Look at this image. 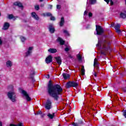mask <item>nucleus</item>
I'll return each mask as SVG.
<instances>
[{
	"label": "nucleus",
	"instance_id": "nucleus-1",
	"mask_svg": "<svg viewBox=\"0 0 126 126\" xmlns=\"http://www.w3.org/2000/svg\"><path fill=\"white\" fill-rule=\"evenodd\" d=\"M47 86V91L50 96L53 98L55 101H59V96L63 93V88L59 84L54 85L51 80L49 81Z\"/></svg>",
	"mask_w": 126,
	"mask_h": 126
},
{
	"label": "nucleus",
	"instance_id": "nucleus-2",
	"mask_svg": "<svg viewBox=\"0 0 126 126\" xmlns=\"http://www.w3.org/2000/svg\"><path fill=\"white\" fill-rule=\"evenodd\" d=\"M110 45H111V41L104 39L102 40V42H101L100 40H98V43L96 45V47H99V48H102L103 50H105L106 52L111 50L110 48Z\"/></svg>",
	"mask_w": 126,
	"mask_h": 126
},
{
	"label": "nucleus",
	"instance_id": "nucleus-3",
	"mask_svg": "<svg viewBox=\"0 0 126 126\" xmlns=\"http://www.w3.org/2000/svg\"><path fill=\"white\" fill-rule=\"evenodd\" d=\"M7 96L13 103L16 102V94L14 92H8L7 93Z\"/></svg>",
	"mask_w": 126,
	"mask_h": 126
},
{
	"label": "nucleus",
	"instance_id": "nucleus-4",
	"mask_svg": "<svg viewBox=\"0 0 126 126\" xmlns=\"http://www.w3.org/2000/svg\"><path fill=\"white\" fill-rule=\"evenodd\" d=\"M78 86V82H75L74 81H69L66 84V88L68 89L70 87H77Z\"/></svg>",
	"mask_w": 126,
	"mask_h": 126
},
{
	"label": "nucleus",
	"instance_id": "nucleus-5",
	"mask_svg": "<svg viewBox=\"0 0 126 126\" xmlns=\"http://www.w3.org/2000/svg\"><path fill=\"white\" fill-rule=\"evenodd\" d=\"M95 27L96 35H98V36H101V35L104 33V29L102 28V27L101 26L96 25Z\"/></svg>",
	"mask_w": 126,
	"mask_h": 126
},
{
	"label": "nucleus",
	"instance_id": "nucleus-6",
	"mask_svg": "<svg viewBox=\"0 0 126 126\" xmlns=\"http://www.w3.org/2000/svg\"><path fill=\"white\" fill-rule=\"evenodd\" d=\"M45 107L47 109V110H50V109H52V101H51V100H50V99H48L46 100Z\"/></svg>",
	"mask_w": 126,
	"mask_h": 126
},
{
	"label": "nucleus",
	"instance_id": "nucleus-7",
	"mask_svg": "<svg viewBox=\"0 0 126 126\" xmlns=\"http://www.w3.org/2000/svg\"><path fill=\"white\" fill-rule=\"evenodd\" d=\"M22 94L24 95V96H25L26 99L28 102H30L31 101L32 99L30 96H29V94L27 93V92L25 90H22Z\"/></svg>",
	"mask_w": 126,
	"mask_h": 126
},
{
	"label": "nucleus",
	"instance_id": "nucleus-8",
	"mask_svg": "<svg viewBox=\"0 0 126 126\" xmlns=\"http://www.w3.org/2000/svg\"><path fill=\"white\" fill-rule=\"evenodd\" d=\"M48 30L51 34H54L56 31V29H55V27H54V25H53L52 24H50L49 25Z\"/></svg>",
	"mask_w": 126,
	"mask_h": 126
},
{
	"label": "nucleus",
	"instance_id": "nucleus-9",
	"mask_svg": "<svg viewBox=\"0 0 126 126\" xmlns=\"http://www.w3.org/2000/svg\"><path fill=\"white\" fill-rule=\"evenodd\" d=\"M53 62V57L52 55H49L45 59L46 63H51Z\"/></svg>",
	"mask_w": 126,
	"mask_h": 126
},
{
	"label": "nucleus",
	"instance_id": "nucleus-10",
	"mask_svg": "<svg viewBox=\"0 0 126 126\" xmlns=\"http://www.w3.org/2000/svg\"><path fill=\"white\" fill-rule=\"evenodd\" d=\"M54 59L56 61L57 63L59 64V65H61V64H62V58L60 56L54 57Z\"/></svg>",
	"mask_w": 126,
	"mask_h": 126
},
{
	"label": "nucleus",
	"instance_id": "nucleus-11",
	"mask_svg": "<svg viewBox=\"0 0 126 126\" xmlns=\"http://www.w3.org/2000/svg\"><path fill=\"white\" fill-rule=\"evenodd\" d=\"M57 41L60 43V44L61 45V46H63V45H64V43H65V41H64V40H63V38L60 37H58L57 39Z\"/></svg>",
	"mask_w": 126,
	"mask_h": 126
},
{
	"label": "nucleus",
	"instance_id": "nucleus-12",
	"mask_svg": "<svg viewBox=\"0 0 126 126\" xmlns=\"http://www.w3.org/2000/svg\"><path fill=\"white\" fill-rule=\"evenodd\" d=\"M32 17V18H34L35 20H39V16H38V15L36 14V12H32L31 13Z\"/></svg>",
	"mask_w": 126,
	"mask_h": 126
},
{
	"label": "nucleus",
	"instance_id": "nucleus-13",
	"mask_svg": "<svg viewBox=\"0 0 126 126\" xmlns=\"http://www.w3.org/2000/svg\"><path fill=\"white\" fill-rule=\"evenodd\" d=\"M33 50V47H30L29 48L28 51L26 53V57H28L32 54V50Z\"/></svg>",
	"mask_w": 126,
	"mask_h": 126
},
{
	"label": "nucleus",
	"instance_id": "nucleus-14",
	"mask_svg": "<svg viewBox=\"0 0 126 126\" xmlns=\"http://www.w3.org/2000/svg\"><path fill=\"white\" fill-rule=\"evenodd\" d=\"M94 66L96 67L97 69L99 68V63H98V59L95 58L94 62Z\"/></svg>",
	"mask_w": 126,
	"mask_h": 126
},
{
	"label": "nucleus",
	"instance_id": "nucleus-15",
	"mask_svg": "<svg viewBox=\"0 0 126 126\" xmlns=\"http://www.w3.org/2000/svg\"><path fill=\"white\" fill-rule=\"evenodd\" d=\"M59 25L60 27H63L64 25V17H62L60 22L59 23Z\"/></svg>",
	"mask_w": 126,
	"mask_h": 126
},
{
	"label": "nucleus",
	"instance_id": "nucleus-16",
	"mask_svg": "<svg viewBox=\"0 0 126 126\" xmlns=\"http://www.w3.org/2000/svg\"><path fill=\"white\" fill-rule=\"evenodd\" d=\"M48 52L49 53H50V54H55V53H57L58 52V50L57 49L55 48H50L48 50Z\"/></svg>",
	"mask_w": 126,
	"mask_h": 126
},
{
	"label": "nucleus",
	"instance_id": "nucleus-17",
	"mask_svg": "<svg viewBox=\"0 0 126 126\" xmlns=\"http://www.w3.org/2000/svg\"><path fill=\"white\" fill-rule=\"evenodd\" d=\"M63 78H64V79L65 80L68 79V78H70V75L66 73H63Z\"/></svg>",
	"mask_w": 126,
	"mask_h": 126
},
{
	"label": "nucleus",
	"instance_id": "nucleus-18",
	"mask_svg": "<svg viewBox=\"0 0 126 126\" xmlns=\"http://www.w3.org/2000/svg\"><path fill=\"white\" fill-rule=\"evenodd\" d=\"M14 5H16V6H18L19 7H21L22 8H23V5L22 3H21L20 2L16 1L13 3Z\"/></svg>",
	"mask_w": 126,
	"mask_h": 126
},
{
	"label": "nucleus",
	"instance_id": "nucleus-19",
	"mask_svg": "<svg viewBox=\"0 0 126 126\" xmlns=\"http://www.w3.org/2000/svg\"><path fill=\"white\" fill-rule=\"evenodd\" d=\"M9 23L6 22L4 23V25H3V30H7V29H8V28H9Z\"/></svg>",
	"mask_w": 126,
	"mask_h": 126
},
{
	"label": "nucleus",
	"instance_id": "nucleus-20",
	"mask_svg": "<svg viewBox=\"0 0 126 126\" xmlns=\"http://www.w3.org/2000/svg\"><path fill=\"white\" fill-rule=\"evenodd\" d=\"M47 117H48L49 119H50V120H53L55 117V113H52V114H51V113H48Z\"/></svg>",
	"mask_w": 126,
	"mask_h": 126
},
{
	"label": "nucleus",
	"instance_id": "nucleus-21",
	"mask_svg": "<svg viewBox=\"0 0 126 126\" xmlns=\"http://www.w3.org/2000/svg\"><path fill=\"white\" fill-rule=\"evenodd\" d=\"M6 65L7 67H11V66H12V63H11V61H8L6 63Z\"/></svg>",
	"mask_w": 126,
	"mask_h": 126
},
{
	"label": "nucleus",
	"instance_id": "nucleus-22",
	"mask_svg": "<svg viewBox=\"0 0 126 126\" xmlns=\"http://www.w3.org/2000/svg\"><path fill=\"white\" fill-rule=\"evenodd\" d=\"M81 72L82 75L84 76L85 75V69L84 68V66H82V68L81 69Z\"/></svg>",
	"mask_w": 126,
	"mask_h": 126
},
{
	"label": "nucleus",
	"instance_id": "nucleus-23",
	"mask_svg": "<svg viewBox=\"0 0 126 126\" xmlns=\"http://www.w3.org/2000/svg\"><path fill=\"white\" fill-rule=\"evenodd\" d=\"M120 18H123V19H125V18H126V14L123 12L120 13Z\"/></svg>",
	"mask_w": 126,
	"mask_h": 126
},
{
	"label": "nucleus",
	"instance_id": "nucleus-24",
	"mask_svg": "<svg viewBox=\"0 0 126 126\" xmlns=\"http://www.w3.org/2000/svg\"><path fill=\"white\" fill-rule=\"evenodd\" d=\"M77 59L79 61V62H82V56H81V55L80 54H78L77 55Z\"/></svg>",
	"mask_w": 126,
	"mask_h": 126
},
{
	"label": "nucleus",
	"instance_id": "nucleus-25",
	"mask_svg": "<svg viewBox=\"0 0 126 126\" xmlns=\"http://www.w3.org/2000/svg\"><path fill=\"white\" fill-rule=\"evenodd\" d=\"M104 1H106L107 4H108L109 2H110V5H114V1H113V0H104Z\"/></svg>",
	"mask_w": 126,
	"mask_h": 126
},
{
	"label": "nucleus",
	"instance_id": "nucleus-26",
	"mask_svg": "<svg viewBox=\"0 0 126 126\" xmlns=\"http://www.w3.org/2000/svg\"><path fill=\"white\" fill-rule=\"evenodd\" d=\"M9 126H24L22 123H19L18 125L14 124H10Z\"/></svg>",
	"mask_w": 126,
	"mask_h": 126
},
{
	"label": "nucleus",
	"instance_id": "nucleus-27",
	"mask_svg": "<svg viewBox=\"0 0 126 126\" xmlns=\"http://www.w3.org/2000/svg\"><path fill=\"white\" fill-rule=\"evenodd\" d=\"M13 88H14V87L12 85H10L8 86V90H10L11 91H13Z\"/></svg>",
	"mask_w": 126,
	"mask_h": 126
},
{
	"label": "nucleus",
	"instance_id": "nucleus-28",
	"mask_svg": "<svg viewBox=\"0 0 126 126\" xmlns=\"http://www.w3.org/2000/svg\"><path fill=\"white\" fill-rule=\"evenodd\" d=\"M89 2L90 4H95L97 2V0H90Z\"/></svg>",
	"mask_w": 126,
	"mask_h": 126
},
{
	"label": "nucleus",
	"instance_id": "nucleus-29",
	"mask_svg": "<svg viewBox=\"0 0 126 126\" xmlns=\"http://www.w3.org/2000/svg\"><path fill=\"white\" fill-rule=\"evenodd\" d=\"M63 33L66 35V36H70V34H69V32H68V31L64 30L63 31Z\"/></svg>",
	"mask_w": 126,
	"mask_h": 126
},
{
	"label": "nucleus",
	"instance_id": "nucleus-30",
	"mask_svg": "<svg viewBox=\"0 0 126 126\" xmlns=\"http://www.w3.org/2000/svg\"><path fill=\"white\" fill-rule=\"evenodd\" d=\"M120 28H121V25H120L119 24H117V25L115 26V30L120 29Z\"/></svg>",
	"mask_w": 126,
	"mask_h": 126
},
{
	"label": "nucleus",
	"instance_id": "nucleus-31",
	"mask_svg": "<svg viewBox=\"0 0 126 126\" xmlns=\"http://www.w3.org/2000/svg\"><path fill=\"white\" fill-rule=\"evenodd\" d=\"M20 39L22 41V42H25V41H26V38H25V37L24 36H21L20 37Z\"/></svg>",
	"mask_w": 126,
	"mask_h": 126
},
{
	"label": "nucleus",
	"instance_id": "nucleus-32",
	"mask_svg": "<svg viewBox=\"0 0 126 126\" xmlns=\"http://www.w3.org/2000/svg\"><path fill=\"white\" fill-rule=\"evenodd\" d=\"M79 126H81L83 124V122L81 120H78V122L77 123Z\"/></svg>",
	"mask_w": 126,
	"mask_h": 126
},
{
	"label": "nucleus",
	"instance_id": "nucleus-33",
	"mask_svg": "<svg viewBox=\"0 0 126 126\" xmlns=\"http://www.w3.org/2000/svg\"><path fill=\"white\" fill-rule=\"evenodd\" d=\"M14 18V16H13V14H9V15H8V18H9V19H12Z\"/></svg>",
	"mask_w": 126,
	"mask_h": 126
},
{
	"label": "nucleus",
	"instance_id": "nucleus-34",
	"mask_svg": "<svg viewBox=\"0 0 126 126\" xmlns=\"http://www.w3.org/2000/svg\"><path fill=\"white\" fill-rule=\"evenodd\" d=\"M50 20H51L52 21H55V20H56V18H55V17L53 16V15H52L50 17Z\"/></svg>",
	"mask_w": 126,
	"mask_h": 126
},
{
	"label": "nucleus",
	"instance_id": "nucleus-35",
	"mask_svg": "<svg viewBox=\"0 0 126 126\" xmlns=\"http://www.w3.org/2000/svg\"><path fill=\"white\" fill-rule=\"evenodd\" d=\"M117 33H118V34H121V33H122V31L119 29L117 30H116Z\"/></svg>",
	"mask_w": 126,
	"mask_h": 126
},
{
	"label": "nucleus",
	"instance_id": "nucleus-36",
	"mask_svg": "<svg viewBox=\"0 0 126 126\" xmlns=\"http://www.w3.org/2000/svg\"><path fill=\"white\" fill-rule=\"evenodd\" d=\"M34 8L36 10H39L40 9V7L38 6V5H36L35 7Z\"/></svg>",
	"mask_w": 126,
	"mask_h": 126
},
{
	"label": "nucleus",
	"instance_id": "nucleus-37",
	"mask_svg": "<svg viewBox=\"0 0 126 126\" xmlns=\"http://www.w3.org/2000/svg\"><path fill=\"white\" fill-rule=\"evenodd\" d=\"M123 112L124 117L126 119V110H124Z\"/></svg>",
	"mask_w": 126,
	"mask_h": 126
},
{
	"label": "nucleus",
	"instance_id": "nucleus-38",
	"mask_svg": "<svg viewBox=\"0 0 126 126\" xmlns=\"http://www.w3.org/2000/svg\"><path fill=\"white\" fill-rule=\"evenodd\" d=\"M30 78H31V79H32V81H35V80H34V75L31 74V75H30Z\"/></svg>",
	"mask_w": 126,
	"mask_h": 126
},
{
	"label": "nucleus",
	"instance_id": "nucleus-39",
	"mask_svg": "<svg viewBox=\"0 0 126 126\" xmlns=\"http://www.w3.org/2000/svg\"><path fill=\"white\" fill-rule=\"evenodd\" d=\"M62 8V6L61 5H57V9H61Z\"/></svg>",
	"mask_w": 126,
	"mask_h": 126
},
{
	"label": "nucleus",
	"instance_id": "nucleus-40",
	"mask_svg": "<svg viewBox=\"0 0 126 126\" xmlns=\"http://www.w3.org/2000/svg\"><path fill=\"white\" fill-rule=\"evenodd\" d=\"M46 16H52V15H53L52 13L50 12L46 13Z\"/></svg>",
	"mask_w": 126,
	"mask_h": 126
},
{
	"label": "nucleus",
	"instance_id": "nucleus-41",
	"mask_svg": "<svg viewBox=\"0 0 126 126\" xmlns=\"http://www.w3.org/2000/svg\"><path fill=\"white\" fill-rule=\"evenodd\" d=\"M100 54L101 55H103V56H107V54H106V52L104 51H101Z\"/></svg>",
	"mask_w": 126,
	"mask_h": 126
},
{
	"label": "nucleus",
	"instance_id": "nucleus-42",
	"mask_svg": "<svg viewBox=\"0 0 126 126\" xmlns=\"http://www.w3.org/2000/svg\"><path fill=\"white\" fill-rule=\"evenodd\" d=\"M93 16V14L90 12L89 13V17H92Z\"/></svg>",
	"mask_w": 126,
	"mask_h": 126
},
{
	"label": "nucleus",
	"instance_id": "nucleus-43",
	"mask_svg": "<svg viewBox=\"0 0 126 126\" xmlns=\"http://www.w3.org/2000/svg\"><path fill=\"white\" fill-rule=\"evenodd\" d=\"M36 115H42V111L41 110L38 111Z\"/></svg>",
	"mask_w": 126,
	"mask_h": 126
},
{
	"label": "nucleus",
	"instance_id": "nucleus-44",
	"mask_svg": "<svg viewBox=\"0 0 126 126\" xmlns=\"http://www.w3.org/2000/svg\"><path fill=\"white\" fill-rule=\"evenodd\" d=\"M73 126H79V125L78 124V123H73Z\"/></svg>",
	"mask_w": 126,
	"mask_h": 126
},
{
	"label": "nucleus",
	"instance_id": "nucleus-45",
	"mask_svg": "<svg viewBox=\"0 0 126 126\" xmlns=\"http://www.w3.org/2000/svg\"><path fill=\"white\" fill-rule=\"evenodd\" d=\"M64 51L65 52H68V51H69V48H68V47H66L65 49H64Z\"/></svg>",
	"mask_w": 126,
	"mask_h": 126
},
{
	"label": "nucleus",
	"instance_id": "nucleus-46",
	"mask_svg": "<svg viewBox=\"0 0 126 126\" xmlns=\"http://www.w3.org/2000/svg\"><path fill=\"white\" fill-rule=\"evenodd\" d=\"M2 45V40H1V37H0V46H1Z\"/></svg>",
	"mask_w": 126,
	"mask_h": 126
},
{
	"label": "nucleus",
	"instance_id": "nucleus-47",
	"mask_svg": "<svg viewBox=\"0 0 126 126\" xmlns=\"http://www.w3.org/2000/svg\"><path fill=\"white\" fill-rule=\"evenodd\" d=\"M122 90L123 92H126V87L123 88Z\"/></svg>",
	"mask_w": 126,
	"mask_h": 126
},
{
	"label": "nucleus",
	"instance_id": "nucleus-48",
	"mask_svg": "<svg viewBox=\"0 0 126 126\" xmlns=\"http://www.w3.org/2000/svg\"><path fill=\"white\" fill-rule=\"evenodd\" d=\"M87 13H88V12L87 11H85L84 13V15H87Z\"/></svg>",
	"mask_w": 126,
	"mask_h": 126
},
{
	"label": "nucleus",
	"instance_id": "nucleus-49",
	"mask_svg": "<svg viewBox=\"0 0 126 126\" xmlns=\"http://www.w3.org/2000/svg\"><path fill=\"white\" fill-rule=\"evenodd\" d=\"M93 74L95 77H97V73L96 72H94Z\"/></svg>",
	"mask_w": 126,
	"mask_h": 126
},
{
	"label": "nucleus",
	"instance_id": "nucleus-50",
	"mask_svg": "<svg viewBox=\"0 0 126 126\" xmlns=\"http://www.w3.org/2000/svg\"><path fill=\"white\" fill-rule=\"evenodd\" d=\"M68 58H69L70 59H73V57L71 55H68Z\"/></svg>",
	"mask_w": 126,
	"mask_h": 126
},
{
	"label": "nucleus",
	"instance_id": "nucleus-51",
	"mask_svg": "<svg viewBox=\"0 0 126 126\" xmlns=\"http://www.w3.org/2000/svg\"><path fill=\"white\" fill-rule=\"evenodd\" d=\"M45 114H42L41 115V118H44V117H45Z\"/></svg>",
	"mask_w": 126,
	"mask_h": 126
},
{
	"label": "nucleus",
	"instance_id": "nucleus-52",
	"mask_svg": "<svg viewBox=\"0 0 126 126\" xmlns=\"http://www.w3.org/2000/svg\"><path fill=\"white\" fill-rule=\"evenodd\" d=\"M31 74H32V75H35V74H36V73H35V71H33L32 73Z\"/></svg>",
	"mask_w": 126,
	"mask_h": 126
},
{
	"label": "nucleus",
	"instance_id": "nucleus-53",
	"mask_svg": "<svg viewBox=\"0 0 126 126\" xmlns=\"http://www.w3.org/2000/svg\"><path fill=\"white\" fill-rule=\"evenodd\" d=\"M46 78H50V75L47 74L46 76Z\"/></svg>",
	"mask_w": 126,
	"mask_h": 126
},
{
	"label": "nucleus",
	"instance_id": "nucleus-54",
	"mask_svg": "<svg viewBox=\"0 0 126 126\" xmlns=\"http://www.w3.org/2000/svg\"><path fill=\"white\" fill-rule=\"evenodd\" d=\"M44 5H45L44 4H41L40 5V6H41V7H43V6H44Z\"/></svg>",
	"mask_w": 126,
	"mask_h": 126
},
{
	"label": "nucleus",
	"instance_id": "nucleus-55",
	"mask_svg": "<svg viewBox=\"0 0 126 126\" xmlns=\"http://www.w3.org/2000/svg\"><path fill=\"white\" fill-rule=\"evenodd\" d=\"M0 126H2V122H0Z\"/></svg>",
	"mask_w": 126,
	"mask_h": 126
},
{
	"label": "nucleus",
	"instance_id": "nucleus-56",
	"mask_svg": "<svg viewBox=\"0 0 126 126\" xmlns=\"http://www.w3.org/2000/svg\"><path fill=\"white\" fill-rule=\"evenodd\" d=\"M23 21H24L25 23H26V22H27V21H26V20H24Z\"/></svg>",
	"mask_w": 126,
	"mask_h": 126
},
{
	"label": "nucleus",
	"instance_id": "nucleus-57",
	"mask_svg": "<svg viewBox=\"0 0 126 126\" xmlns=\"http://www.w3.org/2000/svg\"><path fill=\"white\" fill-rule=\"evenodd\" d=\"M50 8H52V7H53V6L51 5H50Z\"/></svg>",
	"mask_w": 126,
	"mask_h": 126
},
{
	"label": "nucleus",
	"instance_id": "nucleus-58",
	"mask_svg": "<svg viewBox=\"0 0 126 126\" xmlns=\"http://www.w3.org/2000/svg\"><path fill=\"white\" fill-rule=\"evenodd\" d=\"M44 0H39V1H40V2H42V1H43Z\"/></svg>",
	"mask_w": 126,
	"mask_h": 126
},
{
	"label": "nucleus",
	"instance_id": "nucleus-59",
	"mask_svg": "<svg viewBox=\"0 0 126 126\" xmlns=\"http://www.w3.org/2000/svg\"><path fill=\"white\" fill-rule=\"evenodd\" d=\"M98 71H99V68H98V69H97V72H98Z\"/></svg>",
	"mask_w": 126,
	"mask_h": 126
},
{
	"label": "nucleus",
	"instance_id": "nucleus-60",
	"mask_svg": "<svg viewBox=\"0 0 126 126\" xmlns=\"http://www.w3.org/2000/svg\"><path fill=\"white\" fill-rule=\"evenodd\" d=\"M115 23L112 24V25L113 26L114 25Z\"/></svg>",
	"mask_w": 126,
	"mask_h": 126
},
{
	"label": "nucleus",
	"instance_id": "nucleus-61",
	"mask_svg": "<svg viewBox=\"0 0 126 126\" xmlns=\"http://www.w3.org/2000/svg\"><path fill=\"white\" fill-rule=\"evenodd\" d=\"M1 15V13L0 12V16Z\"/></svg>",
	"mask_w": 126,
	"mask_h": 126
},
{
	"label": "nucleus",
	"instance_id": "nucleus-62",
	"mask_svg": "<svg viewBox=\"0 0 126 126\" xmlns=\"http://www.w3.org/2000/svg\"><path fill=\"white\" fill-rule=\"evenodd\" d=\"M69 111L70 112V111H71L70 109H69Z\"/></svg>",
	"mask_w": 126,
	"mask_h": 126
},
{
	"label": "nucleus",
	"instance_id": "nucleus-63",
	"mask_svg": "<svg viewBox=\"0 0 126 126\" xmlns=\"http://www.w3.org/2000/svg\"><path fill=\"white\" fill-rule=\"evenodd\" d=\"M58 0V1H59V0Z\"/></svg>",
	"mask_w": 126,
	"mask_h": 126
}]
</instances>
